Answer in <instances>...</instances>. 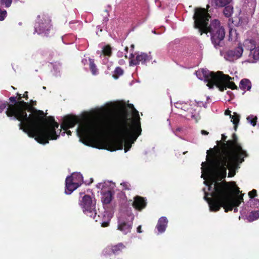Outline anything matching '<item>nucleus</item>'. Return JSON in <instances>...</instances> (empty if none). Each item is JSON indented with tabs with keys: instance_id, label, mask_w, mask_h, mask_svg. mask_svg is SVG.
<instances>
[{
	"instance_id": "f704fd0d",
	"label": "nucleus",
	"mask_w": 259,
	"mask_h": 259,
	"mask_svg": "<svg viewBox=\"0 0 259 259\" xmlns=\"http://www.w3.org/2000/svg\"><path fill=\"white\" fill-rule=\"evenodd\" d=\"M10 104L6 101H1L0 102V113H2L3 111L6 108L7 106L9 107Z\"/></svg>"
},
{
	"instance_id": "9b49d317",
	"label": "nucleus",
	"mask_w": 259,
	"mask_h": 259,
	"mask_svg": "<svg viewBox=\"0 0 259 259\" xmlns=\"http://www.w3.org/2000/svg\"><path fill=\"white\" fill-rule=\"evenodd\" d=\"M136 57L133 53L130 55V66H136L139 64L140 63L142 64H146L147 63L149 62L152 60V57L150 55L145 53H140L136 54Z\"/></svg>"
},
{
	"instance_id": "b1692460",
	"label": "nucleus",
	"mask_w": 259,
	"mask_h": 259,
	"mask_svg": "<svg viewBox=\"0 0 259 259\" xmlns=\"http://www.w3.org/2000/svg\"><path fill=\"white\" fill-rule=\"evenodd\" d=\"M249 57L250 59H252V62L259 60V47H255L249 52Z\"/></svg>"
},
{
	"instance_id": "13d9d810",
	"label": "nucleus",
	"mask_w": 259,
	"mask_h": 259,
	"mask_svg": "<svg viewBox=\"0 0 259 259\" xmlns=\"http://www.w3.org/2000/svg\"><path fill=\"white\" fill-rule=\"evenodd\" d=\"M237 210H238L237 208H236L234 209V211H237Z\"/></svg>"
},
{
	"instance_id": "412c9836",
	"label": "nucleus",
	"mask_w": 259,
	"mask_h": 259,
	"mask_svg": "<svg viewBox=\"0 0 259 259\" xmlns=\"http://www.w3.org/2000/svg\"><path fill=\"white\" fill-rule=\"evenodd\" d=\"M232 0H211V5L216 8H222L230 4Z\"/></svg>"
},
{
	"instance_id": "20e7f679",
	"label": "nucleus",
	"mask_w": 259,
	"mask_h": 259,
	"mask_svg": "<svg viewBox=\"0 0 259 259\" xmlns=\"http://www.w3.org/2000/svg\"><path fill=\"white\" fill-rule=\"evenodd\" d=\"M204 198L208 203L211 211H219L223 207L226 212L239 206L243 200L242 195L236 198L231 197V188L226 181L215 182L214 191L211 193L205 192Z\"/></svg>"
},
{
	"instance_id": "a18cd8bd",
	"label": "nucleus",
	"mask_w": 259,
	"mask_h": 259,
	"mask_svg": "<svg viewBox=\"0 0 259 259\" xmlns=\"http://www.w3.org/2000/svg\"><path fill=\"white\" fill-rule=\"evenodd\" d=\"M17 95L18 96V98H17V100L18 101H19V100H21V98H22V96H21V94L17 93Z\"/></svg>"
},
{
	"instance_id": "9d476101",
	"label": "nucleus",
	"mask_w": 259,
	"mask_h": 259,
	"mask_svg": "<svg viewBox=\"0 0 259 259\" xmlns=\"http://www.w3.org/2000/svg\"><path fill=\"white\" fill-rule=\"evenodd\" d=\"M38 21L35 25V32L38 34L45 36H50L53 33V29L50 18L46 15H43L41 18L38 16Z\"/></svg>"
},
{
	"instance_id": "1a4fd4ad",
	"label": "nucleus",
	"mask_w": 259,
	"mask_h": 259,
	"mask_svg": "<svg viewBox=\"0 0 259 259\" xmlns=\"http://www.w3.org/2000/svg\"><path fill=\"white\" fill-rule=\"evenodd\" d=\"M96 201L95 199L89 195H84L80 201L79 205L84 214L93 218L96 222H98L100 218V215H97L96 209Z\"/></svg>"
},
{
	"instance_id": "0eeeda50",
	"label": "nucleus",
	"mask_w": 259,
	"mask_h": 259,
	"mask_svg": "<svg viewBox=\"0 0 259 259\" xmlns=\"http://www.w3.org/2000/svg\"><path fill=\"white\" fill-rule=\"evenodd\" d=\"M107 127V123L105 121L99 123L86 121L79 125L78 130L83 138L90 140L93 136L102 133Z\"/></svg>"
},
{
	"instance_id": "dca6fc26",
	"label": "nucleus",
	"mask_w": 259,
	"mask_h": 259,
	"mask_svg": "<svg viewBox=\"0 0 259 259\" xmlns=\"http://www.w3.org/2000/svg\"><path fill=\"white\" fill-rule=\"evenodd\" d=\"M147 204V202L146 198L139 195L134 197L132 206L135 209L138 211H142L146 207Z\"/></svg>"
},
{
	"instance_id": "bf43d9fd",
	"label": "nucleus",
	"mask_w": 259,
	"mask_h": 259,
	"mask_svg": "<svg viewBox=\"0 0 259 259\" xmlns=\"http://www.w3.org/2000/svg\"><path fill=\"white\" fill-rule=\"evenodd\" d=\"M204 163H205L204 162H202V165L203 166V164H204Z\"/></svg>"
},
{
	"instance_id": "e433bc0d",
	"label": "nucleus",
	"mask_w": 259,
	"mask_h": 259,
	"mask_svg": "<svg viewBox=\"0 0 259 259\" xmlns=\"http://www.w3.org/2000/svg\"><path fill=\"white\" fill-rule=\"evenodd\" d=\"M121 185L123 186L124 190H130V184L127 182H123L121 183Z\"/></svg>"
},
{
	"instance_id": "f3484780",
	"label": "nucleus",
	"mask_w": 259,
	"mask_h": 259,
	"mask_svg": "<svg viewBox=\"0 0 259 259\" xmlns=\"http://www.w3.org/2000/svg\"><path fill=\"white\" fill-rule=\"evenodd\" d=\"M243 49L242 44H239L238 47L233 50L227 51L226 54L228 57L232 58H239L242 54Z\"/></svg>"
},
{
	"instance_id": "c9c22d12",
	"label": "nucleus",
	"mask_w": 259,
	"mask_h": 259,
	"mask_svg": "<svg viewBox=\"0 0 259 259\" xmlns=\"http://www.w3.org/2000/svg\"><path fill=\"white\" fill-rule=\"evenodd\" d=\"M257 195V191L255 189H253L248 193V196L250 198H253Z\"/></svg>"
},
{
	"instance_id": "7ed1b4c3",
	"label": "nucleus",
	"mask_w": 259,
	"mask_h": 259,
	"mask_svg": "<svg viewBox=\"0 0 259 259\" xmlns=\"http://www.w3.org/2000/svg\"><path fill=\"white\" fill-rule=\"evenodd\" d=\"M209 5L206 6V9L196 8L193 18L194 20V28L198 29L200 34L209 33L210 39L216 49H219L223 45L225 36L224 27L221 25L220 21L214 19L208 25L210 16L208 13Z\"/></svg>"
},
{
	"instance_id": "a878e982",
	"label": "nucleus",
	"mask_w": 259,
	"mask_h": 259,
	"mask_svg": "<svg viewBox=\"0 0 259 259\" xmlns=\"http://www.w3.org/2000/svg\"><path fill=\"white\" fill-rule=\"evenodd\" d=\"M223 14L226 17H230L233 13V7L230 5H227L224 7Z\"/></svg>"
},
{
	"instance_id": "6ab92c4d",
	"label": "nucleus",
	"mask_w": 259,
	"mask_h": 259,
	"mask_svg": "<svg viewBox=\"0 0 259 259\" xmlns=\"http://www.w3.org/2000/svg\"><path fill=\"white\" fill-rule=\"evenodd\" d=\"M168 223V220L166 217H161L158 221L156 228L159 233H163L166 229Z\"/></svg>"
},
{
	"instance_id": "f03ea898",
	"label": "nucleus",
	"mask_w": 259,
	"mask_h": 259,
	"mask_svg": "<svg viewBox=\"0 0 259 259\" xmlns=\"http://www.w3.org/2000/svg\"><path fill=\"white\" fill-rule=\"evenodd\" d=\"M128 117V112L124 108L117 116L113 128V131L117 138L107 141L105 149L114 151L122 149L124 145V151L126 152L141 134L140 121L136 120L130 123V119Z\"/></svg>"
},
{
	"instance_id": "423d86ee",
	"label": "nucleus",
	"mask_w": 259,
	"mask_h": 259,
	"mask_svg": "<svg viewBox=\"0 0 259 259\" xmlns=\"http://www.w3.org/2000/svg\"><path fill=\"white\" fill-rule=\"evenodd\" d=\"M200 72L202 73L205 82H207V86L210 89L215 85L221 92L224 91L227 88L232 90L237 89L235 83L230 81L232 78L228 75L224 74L223 72L218 71L215 73L201 69L196 71L197 75Z\"/></svg>"
},
{
	"instance_id": "473e14b6",
	"label": "nucleus",
	"mask_w": 259,
	"mask_h": 259,
	"mask_svg": "<svg viewBox=\"0 0 259 259\" xmlns=\"http://www.w3.org/2000/svg\"><path fill=\"white\" fill-rule=\"evenodd\" d=\"M24 112H26V110L28 111H30L32 113L35 112V111H38L39 110L35 109L33 107H32V105L30 103L27 102V105H26L24 108L23 109Z\"/></svg>"
},
{
	"instance_id": "393cba45",
	"label": "nucleus",
	"mask_w": 259,
	"mask_h": 259,
	"mask_svg": "<svg viewBox=\"0 0 259 259\" xmlns=\"http://www.w3.org/2000/svg\"><path fill=\"white\" fill-rule=\"evenodd\" d=\"M259 218V209L253 210L249 212L247 216V220L249 222H252Z\"/></svg>"
},
{
	"instance_id": "603ef678",
	"label": "nucleus",
	"mask_w": 259,
	"mask_h": 259,
	"mask_svg": "<svg viewBox=\"0 0 259 259\" xmlns=\"http://www.w3.org/2000/svg\"><path fill=\"white\" fill-rule=\"evenodd\" d=\"M239 193H240V191H239V188L237 187L236 188V193L237 194H239Z\"/></svg>"
},
{
	"instance_id": "c756f323",
	"label": "nucleus",
	"mask_w": 259,
	"mask_h": 259,
	"mask_svg": "<svg viewBox=\"0 0 259 259\" xmlns=\"http://www.w3.org/2000/svg\"><path fill=\"white\" fill-rule=\"evenodd\" d=\"M102 53L104 56L110 57L112 55V49L109 45H106L103 48Z\"/></svg>"
},
{
	"instance_id": "ea45409f",
	"label": "nucleus",
	"mask_w": 259,
	"mask_h": 259,
	"mask_svg": "<svg viewBox=\"0 0 259 259\" xmlns=\"http://www.w3.org/2000/svg\"><path fill=\"white\" fill-rule=\"evenodd\" d=\"M16 97H11L10 98H9V100L10 101V102H11L12 103H14L15 104L14 105H16V103L17 102V101H16Z\"/></svg>"
},
{
	"instance_id": "f8f14e48",
	"label": "nucleus",
	"mask_w": 259,
	"mask_h": 259,
	"mask_svg": "<svg viewBox=\"0 0 259 259\" xmlns=\"http://www.w3.org/2000/svg\"><path fill=\"white\" fill-rule=\"evenodd\" d=\"M78 177L80 180H82V177L80 174L73 175L72 176L67 177L65 181V193L67 194H71L74 190L77 189L79 184L75 182V177Z\"/></svg>"
},
{
	"instance_id": "bb28decb",
	"label": "nucleus",
	"mask_w": 259,
	"mask_h": 259,
	"mask_svg": "<svg viewBox=\"0 0 259 259\" xmlns=\"http://www.w3.org/2000/svg\"><path fill=\"white\" fill-rule=\"evenodd\" d=\"M90 62L89 66L90 69L93 75H96L98 73V69L97 67V66L95 64L94 60L93 59L90 58L89 59Z\"/></svg>"
},
{
	"instance_id": "a19ab883",
	"label": "nucleus",
	"mask_w": 259,
	"mask_h": 259,
	"mask_svg": "<svg viewBox=\"0 0 259 259\" xmlns=\"http://www.w3.org/2000/svg\"><path fill=\"white\" fill-rule=\"evenodd\" d=\"M28 92L26 91L24 92L23 95V97L25 98V99L27 100H28Z\"/></svg>"
},
{
	"instance_id": "a211bd4d",
	"label": "nucleus",
	"mask_w": 259,
	"mask_h": 259,
	"mask_svg": "<svg viewBox=\"0 0 259 259\" xmlns=\"http://www.w3.org/2000/svg\"><path fill=\"white\" fill-rule=\"evenodd\" d=\"M127 107H128L129 108L133 110V116H134V119H131V118H130L129 117H128V118L130 119V120H129V122H130V123H132V122H133V121L134 120H138V121H140V116H139V112H138V111H137V110L135 108L134 105H133V104H128L127 105ZM124 108H125V109H127L126 107H124H124H123L121 109L120 111H119V112L118 113V114L117 115V116H116L115 119V120H116V118H117V116L119 115V114L121 112V111H122V110H123V109H124ZM126 110H127V111H128V110H127V109H126ZM127 112H128V116H130V113H129V112H128V111H127ZM115 122V121H114V122Z\"/></svg>"
},
{
	"instance_id": "39448f33",
	"label": "nucleus",
	"mask_w": 259,
	"mask_h": 259,
	"mask_svg": "<svg viewBox=\"0 0 259 259\" xmlns=\"http://www.w3.org/2000/svg\"><path fill=\"white\" fill-rule=\"evenodd\" d=\"M245 156H236L230 152L226 151L225 155L221 154L218 158L210 161L213 175L219 181L225 179L227 175V168L229 170V177L235 175L236 169L242 163Z\"/></svg>"
},
{
	"instance_id": "864d4df0",
	"label": "nucleus",
	"mask_w": 259,
	"mask_h": 259,
	"mask_svg": "<svg viewBox=\"0 0 259 259\" xmlns=\"http://www.w3.org/2000/svg\"><path fill=\"white\" fill-rule=\"evenodd\" d=\"M67 133L68 134V135H71V132L70 131H68L67 132Z\"/></svg>"
},
{
	"instance_id": "052dcab7",
	"label": "nucleus",
	"mask_w": 259,
	"mask_h": 259,
	"mask_svg": "<svg viewBox=\"0 0 259 259\" xmlns=\"http://www.w3.org/2000/svg\"><path fill=\"white\" fill-rule=\"evenodd\" d=\"M178 131H180V128H178Z\"/></svg>"
},
{
	"instance_id": "4468645a",
	"label": "nucleus",
	"mask_w": 259,
	"mask_h": 259,
	"mask_svg": "<svg viewBox=\"0 0 259 259\" xmlns=\"http://www.w3.org/2000/svg\"><path fill=\"white\" fill-rule=\"evenodd\" d=\"M79 121V119L76 116L67 115L64 117L61 125V128L66 131L68 128L74 127Z\"/></svg>"
},
{
	"instance_id": "6e6552de",
	"label": "nucleus",
	"mask_w": 259,
	"mask_h": 259,
	"mask_svg": "<svg viewBox=\"0 0 259 259\" xmlns=\"http://www.w3.org/2000/svg\"><path fill=\"white\" fill-rule=\"evenodd\" d=\"M232 138V140L227 141L226 143H223L222 154L225 155V152L227 151L233 153L236 156L248 157V154L243 149L241 144L238 143L236 134L234 133Z\"/></svg>"
},
{
	"instance_id": "09e8293b",
	"label": "nucleus",
	"mask_w": 259,
	"mask_h": 259,
	"mask_svg": "<svg viewBox=\"0 0 259 259\" xmlns=\"http://www.w3.org/2000/svg\"><path fill=\"white\" fill-rule=\"evenodd\" d=\"M31 105H32V106H34V105H36V101H33L32 100H31L30 101V103Z\"/></svg>"
},
{
	"instance_id": "ddd939ff",
	"label": "nucleus",
	"mask_w": 259,
	"mask_h": 259,
	"mask_svg": "<svg viewBox=\"0 0 259 259\" xmlns=\"http://www.w3.org/2000/svg\"><path fill=\"white\" fill-rule=\"evenodd\" d=\"M125 248V246L122 243H118L116 245L107 246L103 250L102 253L106 256L110 255L111 254L117 255L121 253Z\"/></svg>"
},
{
	"instance_id": "aec40b11",
	"label": "nucleus",
	"mask_w": 259,
	"mask_h": 259,
	"mask_svg": "<svg viewBox=\"0 0 259 259\" xmlns=\"http://www.w3.org/2000/svg\"><path fill=\"white\" fill-rule=\"evenodd\" d=\"M113 195L114 193L110 190L104 192L102 197L103 203L105 204H109L112 200Z\"/></svg>"
},
{
	"instance_id": "c85d7f7f",
	"label": "nucleus",
	"mask_w": 259,
	"mask_h": 259,
	"mask_svg": "<svg viewBox=\"0 0 259 259\" xmlns=\"http://www.w3.org/2000/svg\"><path fill=\"white\" fill-rule=\"evenodd\" d=\"M123 70L120 67H117L115 68L114 71V74H113V77L117 79L118 78L119 76L122 75L123 74Z\"/></svg>"
},
{
	"instance_id": "c03bdc74",
	"label": "nucleus",
	"mask_w": 259,
	"mask_h": 259,
	"mask_svg": "<svg viewBox=\"0 0 259 259\" xmlns=\"http://www.w3.org/2000/svg\"><path fill=\"white\" fill-rule=\"evenodd\" d=\"M137 231L138 233H140L142 232V227L141 226H139L137 229Z\"/></svg>"
},
{
	"instance_id": "37998d69",
	"label": "nucleus",
	"mask_w": 259,
	"mask_h": 259,
	"mask_svg": "<svg viewBox=\"0 0 259 259\" xmlns=\"http://www.w3.org/2000/svg\"><path fill=\"white\" fill-rule=\"evenodd\" d=\"M201 133L202 135H207L209 134V133L208 132H207L206 131H205V130H201Z\"/></svg>"
},
{
	"instance_id": "5701e85b",
	"label": "nucleus",
	"mask_w": 259,
	"mask_h": 259,
	"mask_svg": "<svg viewBox=\"0 0 259 259\" xmlns=\"http://www.w3.org/2000/svg\"><path fill=\"white\" fill-rule=\"evenodd\" d=\"M240 88L242 90H249L251 88V83L250 80L246 78L242 79L239 84Z\"/></svg>"
},
{
	"instance_id": "4c0bfd02",
	"label": "nucleus",
	"mask_w": 259,
	"mask_h": 259,
	"mask_svg": "<svg viewBox=\"0 0 259 259\" xmlns=\"http://www.w3.org/2000/svg\"><path fill=\"white\" fill-rule=\"evenodd\" d=\"M110 220V219H109L108 218L107 220H105V221L102 222V223H101V226L102 227H108L109 226V224Z\"/></svg>"
},
{
	"instance_id": "cd10ccee",
	"label": "nucleus",
	"mask_w": 259,
	"mask_h": 259,
	"mask_svg": "<svg viewBox=\"0 0 259 259\" xmlns=\"http://www.w3.org/2000/svg\"><path fill=\"white\" fill-rule=\"evenodd\" d=\"M230 118H231V121L234 124V130L236 131L240 120V116L236 113H234V115H230Z\"/></svg>"
},
{
	"instance_id": "f257e3e1",
	"label": "nucleus",
	"mask_w": 259,
	"mask_h": 259,
	"mask_svg": "<svg viewBox=\"0 0 259 259\" xmlns=\"http://www.w3.org/2000/svg\"><path fill=\"white\" fill-rule=\"evenodd\" d=\"M27 105L23 100L17 101L16 105L10 104L6 114L8 117H14V119L20 121L19 129L27 134L28 137L34 138L39 143L46 144L49 140H56L59 135L56 132L59 124L53 116L45 118L44 112L41 110L35 111L28 116L23 109Z\"/></svg>"
},
{
	"instance_id": "7c9ffc66",
	"label": "nucleus",
	"mask_w": 259,
	"mask_h": 259,
	"mask_svg": "<svg viewBox=\"0 0 259 259\" xmlns=\"http://www.w3.org/2000/svg\"><path fill=\"white\" fill-rule=\"evenodd\" d=\"M257 119V117L253 115H250L247 117V121L253 126L256 124Z\"/></svg>"
},
{
	"instance_id": "4be33fe9",
	"label": "nucleus",
	"mask_w": 259,
	"mask_h": 259,
	"mask_svg": "<svg viewBox=\"0 0 259 259\" xmlns=\"http://www.w3.org/2000/svg\"><path fill=\"white\" fill-rule=\"evenodd\" d=\"M243 47L245 50L249 51L250 52L252 50L255 49L256 47V42L252 39H246L243 42Z\"/></svg>"
},
{
	"instance_id": "72a5a7b5",
	"label": "nucleus",
	"mask_w": 259,
	"mask_h": 259,
	"mask_svg": "<svg viewBox=\"0 0 259 259\" xmlns=\"http://www.w3.org/2000/svg\"><path fill=\"white\" fill-rule=\"evenodd\" d=\"M7 16V12L0 7V21H3Z\"/></svg>"
},
{
	"instance_id": "de8ad7c7",
	"label": "nucleus",
	"mask_w": 259,
	"mask_h": 259,
	"mask_svg": "<svg viewBox=\"0 0 259 259\" xmlns=\"http://www.w3.org/2000/svg\"><path fill=\"white\" fill-rule=\"evenodd\" d=\"M81 62L84 65H85L88 63V60L87 59H83Z\"/></svg>"
},
{
	"instance_id": "6e6d98bb",
	"label": "nucleus",
	"mask_w": 259,
	"mask_h": 259,
	"mask_svg": "<svg viewBox=\"0 0 259 259\" xmlns=\"http://www.w3.org/2000/svg\"><path fill=\"white\" fill-rule=\"evenodd\" d=\"M131 47L132 48V49H133L134 48V45H132Z\"/></svg>"
},
{
	"instance_id": "8fccbe9b",
	"label": "nucleus",
	"mask_w": 259,
	"mask_h": 259,
	"mask_svg": "<svg viewBox=\"0 0 259 259\" xmlns=\"http://www.w3.org/2000/svg\"><path fill=\"white\" fill-rule=\"evenodd\" d=\"M254 203L256 204L257 203H259V200L257 199H255L254 200Z\"/></svg>"
},
{
	"instance_id": "5fc2aeb1",
	"label": "nucleus",
	"mask_w": 259,
	"mask_h": 259,
	"mask_svg": "<svg viewBox=\"0 0 259 259\" xmlns=\"http://www.w3.org/2000/svg\"><path fill=\"white\" fill-rule=\"evenodd\" d=\"M211 188V185L209 186V187H208V190H210Z\"/></svg>"
},
{
	"instance_id": "2f4dec72",
	"label": "nucleus",
	"mask_w": 259,
	"mask_h": 259,
	"mask_svg": "<svg viewBox=\"0 0 259 259\" xmlns=\"http://www.w3.org/2000/svg\"><path fill=\"white\" fill-rule=\"evenodd\" d=\"M12 3V0H0V5L6 8L10 7Z\"/></svg>"
},
{
	"instance_id": "79ce46f5",
	"label": "nucleus",
	"mask_w": 259,
	"mask_h": 259,
	"mask_svg": "<svg viewBox=\"0 0 259 259\" xmlns=\"http://www.w3.org/2000/svg\"><path fill=\"white\" fill-rule=\"evenodd\" d=\"M128 50V48L127 47H125L124 49V51L126 52L125 54V57L126 58H127V54Z\"/></svg>"
},
{
	"instance_id": "4d7b16f0",
	"label": "nucleus",
	"mask_w": 259,
	"mask_h": 259,
	"mask_svg": "<svg viewBox=\"0 0 259 259\" xmlns=\"http://www.w3.org/2000/svg\"><path fill=\"white\" fill-rule=\"evenodd\" d=\"M214 148H217V149H219V147H218L217 146H215L214 147Z\"/></svg>"
},
{
	"instance_id": "2eb2a0df",
	"label": "nucleus",
	"mask_w": 259,
	"mask_h": 259,
	"mask_svg": "<svg viewBox=\"0 0 259 259\" xmlns=\"http://www.w3.org/2000/svg\"><path fill=\"white\" fill-rule=\"evenodd\" d=\"M133 219L134 217L131 218V220L128 219L119 220L118 221L117 229L124 234L131 232L133 226Z\"/></svg>"
},
{
	"instance_id": "49530a36",
	"label": "nucleus",
	"mask_w": 259,
	"mask_h": 259,
	"mask_svg": "<svg viewBox=\"0 0 259 259\" xmlns=\"http://www.w3.org/2000/svg\"><path fill=\"white\" fill-rule=\"evenodd\" d=\"M231 111H230L229 110H227L225 111V114L226 115H230H230H231Z\"/></svg>"
},
{
	"instance_id": "58836bf2",
	"label": "nucleus",
	"mask_w": 259,
	"mask_h": 259,
	"mask_svg": "<svg viewBox=\"0 0 259 259\" xmlns=\"http://www.w3.org/2000/svg\"><path fill=\"white\" fill-rule=\"evenodd\" d=\"M227 138V137L224 134H222V140H223V142H221V141H217V144H219V143H221L222 145L223 144V143L224 142L226 141V139Z\"/></svg>"
},
{
	"instance_id": "3c124183",
	"label": "nucleus",
	"mask_w": 259,
	"mask_h": 259,
	"mask_svg": "<svg viewBox=\"0 0 259 259\" xmlns=\"http://www.w3.org/2000/svg\"><path fill=\"white\" fill-rule=\"evenodd\" d=\"M104 12L106 14V16H108L109 14H108V12L107 10H105Z\"/></svg>"
}]
</instances>
